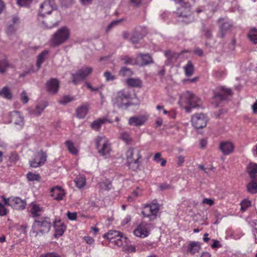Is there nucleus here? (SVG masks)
<instances>
[{"label": "nucleus", "instance_id": "obj_37", "mask_svg": "<svg viewBox=\"0 0 257 257\" xmlns=\"http://www.w3.org/2000/svg\"><path fill=\"white\" fill-rule=\"evenodd\" d=\"M74 182L77 187L81 188L85 186L86 183L85 177L83 176H79L74 179Z\"/></svg>", "mask_w": 257, "mask_h": 257}, {"label": "nucleus", "instance_id": "obj_17", "mask_svg": "<svg viewBox=\"0 0 257 257\" xmlns=\"http://www.w3.org/2000/svg\"><path fill=\"white\" fill-rule=\"evenodd\" d=\"M201 244L199 242L190 241L187 246V252L192 255L199 252L201 249Z\"/></svg>", "mask_w": 257, "mask_h": 257}, {"label": "nucleus", "instance_id": "obj_2", "mask_svg": "<svg viewBox=\"0 0 257 257\" xmlns=\"http://www.w3.org/2000/svg\"><path fill=\"white\" fill-rule=\"evenodd\" d=\"M213 93V96L211 102L216 107L218 106L223 101L228 100L232 94V90L225 86L216 88Z\"/></svg>", "mask_w": 257, "mask_h": 257}, {"label": "nucleus", "instance_id": "obj_7", "mask_svg": "<svg viewBox=\"0 0 257 257\" xmlns=\"http://www.w3.org/2000/svg\"><path fill=\"white\" fill-rule=\"evenodd\" d=\"M176 3L180 5V7L177 9V13L179 17L184 19L182 21L186 23L191 22L193 19L191 18L192 13L190 4L188 2H184L183 0H177V3Z\"/></svg>", "mask_w": 257, "mask_h": 257}, {"label": "nucleus", "instance_id": "obj_32", "mask_svg": "<svg viewBox=\"0 0 257 257\" xmlns=\"http://www.w3.org/2000/svg\"><path fill=\"white\" fill-rule=\"evenodd\" d=\"M47 105L48 103L46 101L42 102L36 105L35 109L33 111V113L36 116L40 115Z\"/></svg>", "mask_w": 257, "mask_h": 257}, {"label": "nucleus", "instance_id": "obj_52", "mask_svg": "<svg viewBox=\"0 0 257 257\" xmlns=\"http://www.w3.org/2000/svg\"><path fill=\"white\" fill-rule=\"evenodd\" d=\"M140 39V35L138 33L133 34L130 39V41L133 44H137Z\"/></svg>", "mask_w": 257, "mask_h": 257}, {"label": "nucleus", "instance_id": "obj_62", "mask_svg": "<svg viewBox=\"0 0 257 257\" xmlns=\"http://www.w3.org/2000/svg\"><path fill=\"white\" fill-rule=\"evenodd\" d=\"M84 241L88 244L91 245L93 244L94 239L90 236H85L83 237Z\"/></svg>", "mask_w": 257, "mask_h": 257}, {"label": "nucleus", "instance_id": "obj_31", "mask_svg": "<svg viewBox=\"0 0 257 257\" xmlns=\"http://www.w3.org/2000/svg\"><path fill=\"white\" fill-rule=\"evenodd\" d=\"M126 84L133 87H141L142 85V80L138 78H130L126 80Z\"/></svg>", "mask_w": 257, "mask_h": 257}, {"label": "nucleus", "instance_id": "obj_47", "mask_svg": "<svg viewBox=\"0 0 257 257\" xmlns=\"http://www.w3.org/2000/svg\"><path fill=\"white\" fill-rule=\"evenodd\" d=\"M59 15V14L58 12H54L53 15H46L45 17V20H46V22L53 21L55 20H57L56 17Z\"/></svg>", "mask_w": 257, "mask_h": 257}, {"label": "nucleus", "instance_id": "obj_50", "mask_svg": "<svg viewBox=\"0 0 257 257\" xmlns=\"http://www.w3.org/2000/svg\"><path fill=\"white\" fill-rule=\"evenodd\" d=\"M103 75L107 81H113L116 79L115 76L112 75L109 71L105 72Z\"/></svg>", "mask_w": 257, "mask_h": 257}, {"label": "nucleus", "instance_id": "obj_20", "mask_svg": "<svg viewBox=\"0 0 257 257\" xmlns=\"http://www.w3.org/2000/svg\"><path fill=\"white\" fill-rule=\"evenodd\" d=\"M51 196L57 200H61L64 196V192L63 189L60 187H53L51 190Z\"/></svg>", "mask_w": 257, "mask_h": 257}, {"label": "nucleus", "instance_id": "obj_1", "mask_svg": "<svg viewBox=\"0 0 257 257\" xmlns=\"http://www.w3.org/2000/svg\"><path fill=\"white\" fill-rule=\"evenodd\" d=\"M57 9L54 0H47L41 4L39 12L38 21L39 26L43 29H52L57 26L59 22L58 20L46 22V15H51V13Z\"/></svg>", "mask_w": 257, "mask_h": 257}, {"label": "nucleus", "instance_id": "obj_4", "mask_svg": "<svg viewBox=\"0 0 257 257\" xmlns=\"http://www.w3.org/2000/svg\"><path fill=\"white\" fill-rule=\"evenodd\" d=\"M131 95L130 92L126 90H121L118 91L116 95L112 98V102L114 106L122 107L125 106L126 108L131 105L130 100Z\"/></svg>", "mask_w": 257, "mask_h": 257}, {"label": "nucleus", "instance_id": "obj_43", "mask_svg": "<svg viewBox=\"0 0 257 257\" xmlns=\"http://www.w3.org/2000/svg\"><path fill=\"white\" fill-rule=\"evenodd\" d=\"M10 66L9 63L6 60H2L0 61V73H4L7 68Z\"/></svg>", "mask_w": 257, "mask_h": 257}, {"label": "nucleus", "instance_id": "obj_45", "mask_svg": "<svg viewBox=\"0 0 257 257\" xmlns=\"http://www.w3.org/2000/svg\"><path fill=\"white\" fill-rule=\"evenodd\" d=\"M121 60L123 61L124 64L126 65H134L137 64L136 60L127 56L122 58Z\"/></svg>", "mask_w": 257, "mask_h": 257}, {"label": "nucleus", "instance_id": "obj_36", "mask_svg": "<svg viewBox=\"0 0 257 257\" xmlns=\"http://www.w3.org/2000/svg\"><path fill=\"white\" fill-rule=\"evenodd\" d=\"M248 37L251 42L254 44H257V29L255 28L250 29L248 33Z\"/></svg>", "mask_w": 257, "mask_h": 257}, {"label": "nucleus", "instance_id": "obj_49", "mask_svg": "<svg viewBox=\"0 0 257 257\" xmlns=\"http://www.w3.org/2000/svg\"><path fill=\"white\" fill-rule=\"evenodd\" d=\"M202 32L205 38L209 39L212 37V32L209 29L206 27H203Z\"/></svg>", "mask_w": 257, "mask_h": 257}, {"label": "nucleus", "instance_id": "obj_3", "mask_svg": "<svg viewBox=\"0 0 257 257\" xmlns=\"http://www.w3.org/2000/svg\"><path fill=\"white\" fill-rule=\"evenodd\" d=\"M51 227V223L49 217H38L34 221L32 229L33 231L36 233V235H38L39 233L43 234L48 233Z\"/></svg>", "mask_w": 257, "mask_h": 257}, {"label": "nucleus", "instance_id": "obj_44", "mask_svg": "<svg viewBox=\"0 0 257 257\" xmlns=\"http://www.w3.org/2000/svg\"><path fill=\"white\" fill-rule=\"evenodd\" d=\"M241 211H245L248 207L251 206V202L249 200L244 199L240 203Z\"/></svg>", "mask_w": 257, "mask_h": 257}, {"label": "nucleus", "instance_id": "obj_58", "mask_svg": "<svg viewBox=\"0 0 257 257\" xmlns=\"http://www.w3.org/2000/svg\"><path fill=\"white\" fill-rule=\"evenodd\" d=\"M18 156L15 153H12L9 157V159L11 162L15 163L18 160Z\"/></svg>", "mask_w": 257, "mask_h": 257}, {"label": "nucleus", "instance_id": "obj_5", "mask_svg": "<svg viewBox=\"0 0 257 257\" xmlns=\"http://www.w3.org/2000/svg\"><path fill=\"white\" fill-rule=\"evenodd\" d=\"M127 163L133 170H136L140 166L141 159L140 151L135 148H130L126 152Z\"/></svg>", "mask_w": 257, "mask_h": 257}, {"label": "nucleus", "instance_id": "obj_60", "mask_svg": "<svg viewBox=\"0 0 257 257\" xmlns=\"http://www.w3.org/2000/svg\"><path fill=\"white\" fill-rule=\"evenodd\" d=\"M20 19L16 16H13L12 18L11 21L9 22L10 23H13L14 25L18 26L20 24Z\"/></svg>", "mask_w": 257, "mask_h": 257}, {"label": "nucleus", "instance_id": "obj_29", "mask_svg": "<svg viewBox=\"0 0 257 257\" xmlns=\"http://www.w3.org/2000/svg\"><path fill=\"white\" fill-rule=\"evenodd\" d=\"M0 97L8 100L13 98V94L8 86H5L0 90Z\"/></svg>", "mask_w": 257, "mask_h": 257}, {"label": "nucleus", "instance_id": "obj_22", "mask_svg": "<svg viewBox=\"0 0 257 257\" xmlns=\"http://www.w3.org/2000/svg\"><path fill=\"white\" fill-rule=\"evenodd\" d=\"M12 120L14 121L16 124L21 126L24 125V117L21 115L20 112L15 111L10 113Z\"/></svg>", "mask_w": 257, "mask_h": 257}, {"label": "nucleus", "instance_id": "obj_12", "mask_svg": "<svg viewBox=\"0 0 257 257\" xmlns=\"http://www.w3.org/2000/svg\"><path fill=\"white\" fill-rule=\"evenodd\" d=\"M217 23L219 25V37L223 39L226 34L231 30L233 24L225 18H219Z\"/></svg>", "mask_w": 257, "mask_h": 257}, {"label": "nucleus", "instance_id": "obj_63", "mask_svg": "<svg viewBox=\"0 0 257 257\" xmlns=\"http://www.w3.org/2000/svg\"><path fill=\"white\" fill-rule=\"evenodd\" d=\"M68 218L71 220H74L76 219L77 214L75 212H68L67 213Z\"/></svg>", "mask_w": 257, "mask_h": 257}, {"label": "nucleus", "instance_id": "obj_61", "mask_svg": "<svg viewBox=\"0 0 257 257\" xmlns=\"http://www.w3.org/2000/svg\"><path fill=\"white\" fill-rule=\"evenodd\" d=\"M40 257H61V256L58 253L53 252H49V253L42 255Z\"/></svg>", "mask_w": 257, "mask_h": 257}, {"label": "nucleus", "instance_id": "obj_56", "mask_svg": "<svg viewBox=\"0 0 257 257\" xmlns=\"http://www.w3.org/2000/svg\"><path fill=\"white\" fill-rule=\"evenodd\" d=\"M20 98L21 101L24 103H27L29 101V97L27 95V93L25 91H23L21 94Z\"/></svg>", "mask_w": 257, "mask_h": 257}, {"label": "nucleus", "instance_id": "obj_11", "mask_svg": "<svg viewBox=\"0 0 257 257\" xmlns=\"http://www.w3.org/2000/svg\"><path fill=\"white\" fill-rule=\"evenodd\" d=\"M159 210L160 206L158 203L146 204L142 211V214L144 217L149 218L150 221H153L156 218Z\"/></svg>", "mask_w": 257, "mask_h": 257}, {"label": "nucleus", "instance_id": "obj_54", "mask_svg": "<svg viewBox=\"0 0 257 257\" xmlns=\"http://www.w3.org/2000/svg\"><path fill=\"white\" fill-rule=\"evenodd\" d=\"M127 242V241H126ZM126 244V247L125 248V250L128 253L134 252L136 251L135 246L132 244H127V242H124Z\"/></svg>", "mask_w": 257, "mask_h": 257}, {"label": "nucleus", "instance_id": "obj_23", "mask_svg": "<svg viewBox=\"0 0 257 257\" xmlns=\"http://www.w3.org/2000/svg\"><path fill=\"white\" fill-rule=\"evenodd\" d=\"M30 212L33 217H37L41 215L43 208L34 202L31 204Z\"/></svg>", "mask_w": 257, "mask_h": 257}, {"label": "nucleus", "instance_id": "obj_51", "mask_svg": "<svg viewBox=\"0 0 257 257\" xmlns=\"http://www.w3.org/2000/svg\"><path fill=\"white\" fill-rule=\"evenodd\" d=\"M225 74V72L222 70H214L213 72V75L217 78L223 77Z\"/></svg>", "mask_w": 257, "mask_h": 257}, {"label": "nucleus", "instance_id": "obj_46", "mask_svg": "<svg viewBox=\"0 0 257 257\" xmlns=\"http://www.w3.org/2000/svg\"><path fill=\"white\" fill-rule=\"evenodd\" d=\"M27 177L30 181H39L41 178L39 174H35L32 172H29L27 174Z\"/></svg>", "mask_w": 257, "mask_h": 257}, {"label": "nucleus", "instance_id": "obj_41", "mask_svg": "<svg viewBox=\"0 0 257 257\" xmlns=\"http://www.w3.org/2000/svg\"><path fill=\"white\" fill-rule=\"evenodd\" d=\"M36 156L38 158L39 164H40L41 166L43 165L46 161L47 155L46 153L43 151L38 153Z\"/></svg>", "mask_w": 257, "mask_h": 257}, {"label": "nucleus", "instance_id": "obj_28", "mask_svg": "<svg viewBox=\"0 0 257 257\" xmlns=\"http://www.w3.org/2000/svg\"><path fill=\"white\" fill-rule=\"evenodd\" d=\"M106 121L109 123H112V121L107 119L106 118H99L92 122L91 124V128L94 130L98 131L102 124L105 123Z\"/></svg>", "mask_w": 257, "mask_h": 257}, {"label": "nucleus", "instance_id": "obj_10", "mask_svg": "<svg viewBox=\"0 0 257 257\" xmlns=\"http://www.w3.org/2000/svg\"><path fill=\"white\" fill-rule=\"evenodd\" d=\"M96 148L98 153L102 156H106L110 151V145L104 137H98L95 140Z\"/></svg>", "mask_w": 257, "mask_h": 257}, {"label": "nucleus", "instance_id": "obj_30", "mask_svg": "<svg viewBox=\"0 0 257 257\" xmlns=\"http://www.w3.org/2000/svg\"><path fill=\"white\" fill-rule=\"evenodd\" d=\"M246 190L251 194L257 193V181L251 179V181L246 184Z\"/></svg>", "mask_w": 257, "mask_h": 257}, {"label": "nucleus", "instance_id": "obj_57", "mask_svg": "<svg viewBox=\"0 0 257 257\" xmlns=\"http://www.w3.org/2000/svg\"><path fill=\"white\" fill-rule=\"evenodd\" d=\"M32 0H17V4L20 6H26L31 2Z\"/></svg>", "mask_w": 257, "mask_h": 257}, {"label": "nucleus", "instance_id": "obj_53", "mask_svg": "<svg viewBox=\"0 0 257 257\" xmlns=\"http://www.w3.org/2000/svg\"><path fill=\"white\" fill-rule=\"evenodd\" d=\"M30 164L31 167L33 168H36L41 166V165L39 164L38 158L37 157L36 155L35 156V157L33 160L30 161Z\"/></svg>", "mask_w": 257, "mask_h": 257}, {"label": "nucleus", "instance_id": "obj_18", "mask_svg": "<svg viewBox=\"0 0 257 257\" xmlns=\"http://www.w3.org/2000/svg\"><path fill=\"white\" fill-rule=\"evenodd\" d=\"M246 171L250 179L257 181V164L249 163L246 167Z\"/></svg>", "mask_w": 257, "mask_h": 257}, {"label": "nucleus", "instance_id": "obj_6", "mask_svg": "<svg viewBox=\"0 0 257 257\" xmlns=\"http://www.w3.org/2000/svg\"><path fill=\"white\" fill-rule=\"evenodd\" d=\"M69 35V31L67 27H61L53 35L50 40L51 45L57 47L61 45L68 39Z\"/></svg>", "mask_w": 257, "mask_h": 257}, {"label": "nucleus", "instance_id": "obj_9", "mask_svg": "<svg viewBox=\"0 0 257 257\" xmlns=\"http://www.w3.org/2000/svg\"><path fill=\"white\" fill-rule=\"evenodd\" d=\"M103 237L117 246H123L124 242H126L128 240L127 237L123 236L122 233L117 230H109L104 234Z\"/></svg>", "mask_w": 257, "mask_h": 257}, {"label": "nucleus", "instance_id": "obj_48", "mask_svg": "<svg viewBox=\"0 0 257 257\" xmlns=\"http://www.w3.org/2000/svg\"><path fill=\"white\" fill-rule=\"evenodd\" d=\"M17 25H14V24L9 22L7 29V32L10 34L13 33L17 30Z\"/></svg>", "mask_w": 257, "mask_h": 257}, {"label": "nucleus", "instance_id": "obj_26", "mask_svg": "<svg viewBox=\"0 0 257 257\" xmlns=\"http://www.w3.org/2000/svg\"><path fill=\"white\" fill-rule=\"evenodd\" d=\"M88 104L86 103L81 105L76 109V116L79 118H83L88 110Z\"/></svg>", "mask_w": 257, "mask_h": 257}, {"label": "nucleus", "instance_id": "obj_59", "mask_svg": "<svg viewBox=\"0 0 257 257\" xmlns=\"http://www.w3.org/2000/svg\"><path fill=\"white\" fill-rule=\"evenodd\" d=\"M7 214V210L4 205L0 203V216H5Z\"/></svg>", "mask_w": 257, "mask_h": 257}, {"label": "nucleus", "instance_id": "obj_64", "mask_svg": "<svg viewBox=\"0 0 257 257\" xmlns=\"http://www.w3.org/2000/svg\"><path fill=\"white\" fill-rule=\"evenodd\" d=\"M202 203L203 204H208L210 206H212L214 204V201L212 199H211L205 198V199H204L203 200Z\"/></svg>", "mask_w": 257, "mask_h": 257}, {"label": "nucleus", "instance_id": "obj_19", "mask_svg": "<svg viewBox=\"0 0 257 257\" xmlns=\"http://www.w3.org/2000/svg\"><path fill=\"white\" fill-rule=\"evenodd\" d=\"M219 149L224 155H228L233 151L234 147L232 143L227 142L220 143Z\"/></svg>", "mask_w": 257, "mask_h": 257}, {"label": "nucleus", "instance_id": "obj_21", "mask_svg": "<svg viewBox=\"0 0 257 257\" xmlns=\"http://www.w3.org/2000/svg\"><path fill=\"white\" fill-rule=\"evenodd\" d=\"M134 233L137 236L144 238L148 235L149 232L146 226L143 224H141L135 229Z\"/></svg>", "mask_w": 257, "mask_h": 257}, {"label": "nucleus", "instance_id": "obj_38", "mask_svg": "<svg viewBox=\"0 0 257 257\" xmlns=\"http://www.w3.org/2000/svg\"><path fill=\"white\" fill-rule=\"evenodd\" d=\"M133 71L126 67H122L119 72V75L122 77H128L133 75Z\"/></svg>", "mask_w": 257, "mask_h": 257}, {"label": "nucleus", "instance_id": "obj_33", "mask_svg": "<svg viewBox=\"0 0 257 257\" xmlns=\"http://www.w3.org/2000/svg\"><path fill=\"white\" fill-rule=\"evenodd\" d=\"M49 52L45 50L42 52L38 56L36 62V66L37 67V71L40 68L41 65L44 62L46 59V56L48 55Z\"/></svg>", "mask_w": 257, "mask_h": 257}, {"label": "nucleus", "instance_id": "obj_16", "mask_svg": "<svg viewBox=\"0 0 257 257\" xmlns=\"http://www.w3.org/2000/svg\"><path fill=\"white\" fill-rule=\"evenodd\" d=\"M26 202L19 197L13 198L11 199L10 206L16 209L23 210L25 208Z\"/></svg>", "mask_w": 257, "mask_h": 257}, {"label": "nucleus", "instance_id": "obj_42", "mask_svg": "<svg viewBox=\"0 0 257 257\" xmlns=\"http://www.w3.org/2000/svg\"><path fill=\"white\" fill-rule=\"evenodd\" d=\"M66 146L69 150V151L73 155H76L77 154V150L76 148L74 147V144L72 142L70 141H67L66 142Z\"/></svg>", "mask_w": 257, "mask_h": 257}, {"label": "nucleus", "instance_id": "obj_40", "mask_svg": "<svg viewBox=\"0 0 257 257\" xmlns=\"http://www.w3.org/2000/svg\"><path fill=\"white\" fill-rule=\"evenodd\" d=\"M76 100L74 96H70L69 95H65L63 96L59 100V103L65 105L67 103Z\"/></svg>", "mask_w": 257, "mask_h": 257}, {"label": "nucleus", "instance_id": "obj_13", "mask_svg": "<svg viewBox=\"0 0 257 257\" xmlns=\"http://www.w3.org/2000/svg\"><path fill=\"white\" fill-rule=\"evenodd\" d=\"M207 121V116L203 113H195L191 118L192 124L197 129L206 126Z\"/></svg>", "mask_w": 257, "mask_h": 257}, {"label": "nucleus", "instance_id": "obj_15", "mask_svg": "<svg viewBox=\"0 0 257 257\" xmlns=\"http://www.w3.org/2000/svg\"><path fill=\"white\" fill-rule=\"evenodd\" d=\"M46 85L47 91L53 94L57 93L59 88V82L55 78H51L48 81Z\"/></svg>", "mask_w": 257, "mask_h": 257}, {"label": "nucleus", "instance_id": "obj_24", "mask_svg": "<svg viewBox=\"0 0 257 257\" xmlns=\"http://www.w3.org/2000/svg\"><path fill=\"white\" fill-rule=\"evenodd\" d=\"M145 121L146 118L144 116H133L129 119L128 123L130 125L139 126L143 124Z\"/></svg>", "mask_w": 257, "mask_h": 257}, {"label": "nucleus", "instance_id": "obj_34", "mask_svg": "<svg viewBox=\"0 0 257 257\" xmlns=\"http://www.w3.org/2000/svg\"><path fill=\"white\" fill-rule=\"evenodd\" d=\"M184 69L185 74L187 77L192 75L194 71V67L190 61H188L186 65L184 67Z\"/></svg>", "mask_w": 257, "mask_h": 257}, {"label": "nucleus", "instance_id": "obj_27", "mask_svg": "<svg viewBox=\"0 0 257 257\" xmlns=\"http://www.w3.org/2000/svg\"><path fill=\"white\" fill-rule=\"evenodd\" d=\"M165 54L167 58L166 62L167 64L173 63L177 60L179 56V54L173 52L170 50L166 51Z\"/></svg>", "mask_w": 257, "mask_h": 257}, {"label": "nucleus", "instance_id": "obj_14", "mask_svg": "<svg viewBox=\"0 0 257 257\" xmlns=\"http://www.w3.org/2000/svg\"><path fill=\"white\" fill-rule=\"evenodd\" d=\"M92 72V68L91 67H82L75 74H72L73 83L75 84H77L79 81L85 79Z\"/></svg>", "mask_w": 257, "mask_h": 257}, {"label": "nucleus", "instance_id": "obj_25", "mask_svg": "<svg viewBox=\"0 0 257 257\" xmlns=\"http://www.w3.org/2000/svg\"><path fill=\"white\" fill-rule=\"evenodd\" d=\"M54 227L55 228L56 236H62L66 229L65 225L63 223H61L60 220L58 222L55 221L54 222Z\"/></svg>", "mask_w": 257, "mask_h": 257}, {"label": "nucleus", "instance_id": "obj_55", "mask_svg": "<svg viewBox=\"0 0 257 257\" xmlns=\"http://www.w3.org/2000/svg\"><path fill=\"white\" fill-rule=\"evenodd\" d=\"M121 21V20H116L112 22L110 24L108 25L106 28V32H108L113 27H115Z\"/></svg>", "mask_w": 257, "mask_h": 257}, {"label": "nucleus", "instance_id": "obj_8", "mask_svg": "<svg viewBox=\"0 0 257 257\" xmlns=\"http://www.w3.org/2000/svg\"><path fill=\"white\" fill-rule=\"evenodd\" d=\"M182 98L188 106L185 107L187 112H190L192 108L199 107L201 106V100L192 92L187 91L182 95Z\"/></svg>", "mask_w": 257, "mask_h": 257}, {"label": "nucleus", "instance_id": "obj_39", "mask_svg": "<svg viewBox=\"0 0 257 257\" xmlns=\"http://www.w3.org/2000/svg\"><path fill=\"white\" fill-rule=\"evenodd\" d=\"M120 138L127 144H130L132 142V139L131 137L130 134L126 132H124L121 133Z\"/></svg>", "mask_w": 257, "mask_h": 257}, {"label": "nucleus", "instance_id": "obj_35", "mask_svg": "<svg viewBox=\"0 0 257 257\" xmlns=\"http://www.w3.org/2000/svg\"><path fill=\"white\" fill-rule=\"evenodd\" d=\"M141 58L142 63V65H147L150 63H153V61L151 56L148 54H140L139 55Z\"/></svg>", "mask_w": 257, "mask_h": 257}]
</instances>
